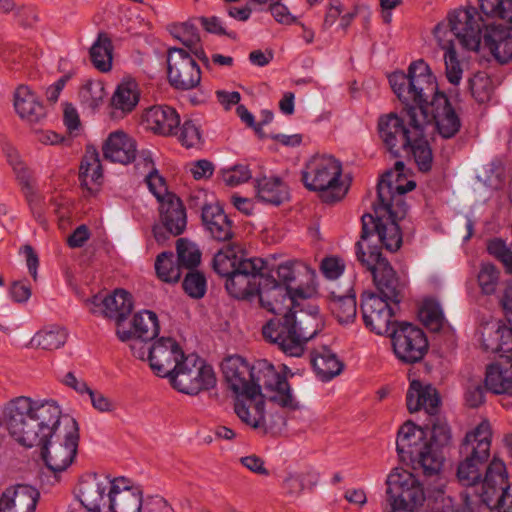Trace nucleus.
Returning <instances> with one entry per match:
<instances>
[{
	"label": "nucleus",
	"mask_w": 512,
	"mask_h": 512,
	"mask_svg": "<svg viewBox=\"0 0 512 512\" xmlns=\"http://www.w3.org/2000/svg\"><path fill=\"white\" fill-rule=\"evenodd\" d=\"M61 409L54 401L19 396L2 410L0 425L21 446L41 448L45 466L57 474L73 462L79 445V426L70 418L60 429Z\"/></svg>",
	"instance_id": "1"
},
{
	"label": "nucleus",
	"mask_w": 512,
	"mask_h": 512,
	"mask_svg": "<svg viewBox=\"0 0 512 512\" xmlns=\"http://www.w3.org/2000/svg\"><path fill=\"white\" fill-rule=\"evenodd\" d=\"M256 296L262 308L277 315L262 327L264 339L286 356L301 357L307 343L322 329L318 310L294 311L296 298L306 297L303 290L280 285L270 274H264L258 283Z\"/></svg>",
	"instance_id": "2"
},
{
	"label": "nucleus",
	"mask_w": 512,
	"mask_h": 512,
	"mask_svg": "<svg viewBox=\"0 0 512 512\" xmlns=\"http://www.w3.org/2000/svg\"><path fill=\"white\" fill-rule=\"evenodd\" d=\"M388 79L402 103H414L424 130L433 123L442 138L457 135L462 126L461 118L448 96L439 91L436 77L424 60L412 62L407 73L393 72Z\"/></svg>",
	"instance_id": "3"
},
{
	"label": "nucleus",
	"mask_w": 512,
	"mask_h": 512,
	"mask_svg": "<svg viewBox=\"0 0 512 512\" xmlns=\"http://www.w3.org/2000/svg\"><path fill=\"white\" fill-rule=\"evenodd\" d=\"M381 246L363 241L355 243V255L360 267L372 275L380 294L364 292L361 295L360 310L364 324L378 335H387L396 324L393 320L396 309L403 298L405 284L401 282L389 261L383 257Z\"/></svg>",
	"instance_id": "4"
},
{
	"label": "nucleus",
	"mask_w": 512,
	"mask_h": 512,
	"mask_svg": "<svg viewBox=\"0 0 512 512\" xmlns=\"http://www.w3.org/2000/svg\"><path fill=\"white\" fill-rule=\"evenodd\" d=\"M416 183L412 180L405 185L394 181V173L387 171L377 184L378 202L373 204L374 214L365 213L361 217V241L377 237V242L387 251L395 252L402 245V232L398 224L407 213L405 194L412 191Z\"/></svg>",
	"instance_id": "5"
},
{
	"label": "nucleus",
	"mask_w": 512,
	"mask_h": 512,
	"mask_svg": "<svg viewBox=\"0 0 512 512\" xmlns=\"http://www.w3.org/2000/svg\"><path fill=\"white\" fill-rule=\"evenodd\" d=\"M404 105L401 115L389 113L378 120V134L385 150L394 158L412 156L420 172L431 171L433 153L424 135L414 103Z\"/></svg>",
	"instance_id": "6"
},
{
	"label": "nucleus",
	"mask_w": 512,
	"mask_h": 512,
	"mask_svg": "<svg viewBox=\"0 0 512 512\" xmlns=\"http://www.w3.org/2000/svg\"><path fill=\"white\" fill-rule=\"evenodd\" d=\"M474 7L458 9L449 14L451 32L462 47L478 51L481 44L487 48L497 62L506 64L512 60V36L501 25H484L476 18Z\"/></svg>",
	"instance_id": "7"
},
{
	"label": "nucleus",
	"mask_w": 512,
	"mask_h": 512,
	"mask_svg": "<svg viewBox=\"0 0 512 512\" xmlns=\"http://www.w3.org/2000/svg\"><path fill=\"white\" fill-rule=\"evenodd\" d=\"M449 506L443 512H481L483 506L498 512H512V485L508 482L505 462L494 456L487 467L484 491L481 494L461 492L457 501L448 497Z\"/></svg>",
	"instance_id": "8"
},
{
	"label": "nucleus",
	"mask_w": 512,
	"mask_h": 512,
	"mask_svg": "<svg viewBox=\"0 0 512 512\" xmlns=\"http://www.w3.org/2000/svg\"><path fill=\"white\" fill-rule=\"evenodd\" d=\"M222 371L228 387L235 394L234 411L242 422L258 429L266 428L264 402L258 400L253 405V414L250 412V388L253 371L250 365L241 356H230L222 363Z\"/></svg>",
	"instance_id": "9"
},
{
	"label": "nucleus",
	"mask_w": 512,
	"mask_h": 512,
	"mask_svg": "<svg viewBox=\"0 0 512 512\" xmlns=\"http://www.w3.org/2000/svg\"><path fill=\"white\" fill-rule=\"evenodd\" d=\"M491 443L492 431L488 421H482L466 433L460 446L463 460L459 462L456 474L463 486L471 487L482 483L484 491V478L491 463Z\"/></svg>",
	"instance_id": "10"
},
{
	"label": "nucleus",
	"mask_w": 512,
	"mask_h": 512,
	"mask_svg": "<svg viewBox=\"0 0 512 512\" xmlns=\"http://www.w3.org/2000/svg\"><path fill=\"white\" fill-rule=\"evenodd\" d=\"M342 164L330 155H314L301 171V181L306 189L317 192L323 203L341 201L349 190L342 179Z\"/></svg>",
	"instance_id": "11"
},
{
	"label": "nucleus",
	"mask_w": 512,
	"mask_h": 512,
	"mask_svg": "<svg viewBox=\"0 0 512 512\" xmlns=\"http://www.w3.org/2000/svg\"><path fill=\"white\" fill-rule=\"evenodd\" d=\"M253 378L250 388V411L258 400L264 399L276 403L288 410L300 409L285 375L276 371L275 367L265 359L257 360L252 365Z\"/></svg>",
	"instance_id": "12"
},
{
	"label": "nucleus",
	"mask_w": 512,
	"mask_h": 512,
	"mask_svg": "<svg viewBox=\"0 0 512 512\" xmlns=\"http://www.w3.org/2000/svg\"><path fill=\"white\" fill-rule=\"evenodd\" d=\"M426 436L425 428L407 421L398 431L396 450L401 460L413 462L422 469L425 477L437 476L441 472L440 457L437 454L428 455Z\"/></svg>",
	"instance_id": "13"
},
{
	"label": "nucleus",
	"mask_w": 512,
	"mask_h": 512,
	"mask_svg": "<svg viewBox=\"0 0 512 512\" xmlns=\"http://www.w3.org/2000/svg\"><path fill=\"white\" fill-rule=\"evenodd\" d=\"M177 391L187 395H197L216 385V376L211 365L196 354L187 355L170 380Z\"/></svg>",
	"instance_id": "14"
},
{
	"label": "nucleus",
	"mask_w": 512,
	"mask_h": 512,
	"mask_svg": "<svg viewBox=\"0 0 512 512\" xmlns=\"http://www.w3.org/2000/svg\"><path fill=\"white\" fill-rule=\"evenodd\" d=\"M396 358L404 364L420 362L428 352L429 342L425 332L409 322H396L387 334Z\"/></svg>",
	"instance_id": "15"
},
{
	"label": "nucleus",
	"mask_w": 512,
	"mask_h": 512,
	"mask_svg": "<svg viewBox=\"0 0 512 512\" xmlns=\"http://www.w3.org/2000/svg\"><path fill=\"white\" fill-rule=\"evenodd\" d=\"M264 264L261 258H249L240 262L238 269L225 279L228 294L241 300H251L255 297L258 283L265 274Z\"/></svg>",
	"instance_id": "16"
},
{
	"label": "nucleus",
	"mask_w": 512,
	"mask_h": 512,
	"mask_svg": "<svg viewBox=\"0 0 512 512\" xmlns=\"http://www.w3.org/2000/svg\"><path fill=\"white\" fill-rule=\"evenodd\" d=\"M167 76L177 90H191L201 82V70L191 55L182 48L172 47L167 54Z\"/></svg>",
	"instance_id": "17"
},
{
	"label": "nucleus",
	"mask_w": 512,
	"mask_h": 512,
	"mask_svg": "<svg viewBox=\"0 0 512 512\" xmlns=\"http://www.w3.org/2000/svg\"><path fill=\"white\" fill-rule=\"evenodd\" d=\"M160 223L153 226L152 232L159 244H164L171 236L181 235L187 226L186 209L175 194L166 196L159 204Z\"/></svg>",
	"instance_id": "18"
},
{
	"label": "nucleus",
	"mask_w": 512,
	"mask_h": 512,
	"mask_svg": "<svg viewBox=\"0 0 512 512\" xmlns=\"http://www.w3.org/2000/svg\"><path fill=\"white\" fill-rule=\"evenodd\" d=\"M186 358L178 342L172 337H161L151 346L148 354L149 366L155 375L169 381Z\"/></svg>",
	"instance_id": "19"
},
{
	"label": "nucleus",
	"mask_w": 512,
	"mask_h": 512,
	"mask_svg": "<svg viewBox=\"0 0 512 512\" xmlns=\"http://www.w3.org/2000/svg\"><path fill=\"white\" fill-rule=\"evenodd\" d=\"M114 483L115 478L109 475H87L79 483L77 497L90 512L107 511L111 499L110 490Z\"/></svg>",
	"instance_id": "20"
},
{
	"label": "nucleus",
	"mask_w": 512,
	"mask_h": 512,
	"mask_svg": "<svg viewBox=\"0 0 512 512\" xmlns=\"http://www.w3.org/2000/svg\"><path fill=\"white\" fill-rule=\"evenodd\" d=\"M110 497L109 512H142L146 503L142 487L123 476L115 477Z\"/></svg>",
	"instance_id": "21"
},
{
	"label": "nucleus",
	"mask_w": 512,
	"mask_h": 512,
	"mask_svg": "<svg viewBox=\"0 0 512 512\" xmlns=\"http://www.w3.org/2000/svg\"><path fill=\"white\" fill-rule=\"evenodd\" d=\"M201 221L205 232L217 242H228L234 237L233 222L219 204L203 203Z\"/></svg>",
	"instance_id": "22"
},
{
	"label": "nucleus",
	"mask_w": 512,
	"mask_h": 512,
	"mask_svg": "<svg viewBox=\"0 0 512 512\" xmlns=\"http://www.w3.org/2000/svg\"><path fill=\"white\" fill-rule=\"evenodd\" d=\"M142 125L156 135L173 136L177 134L180 116L171 106L154 105L142 114Z\"/></svg>",
	"instance_id": "23"
},
{
	"label": "nucleus",
	"mask_w": 512,
	"mask_h": 512,
	"mask_svg": "<svg viewBox=\"0 0 512 512\" xmlns=\"http://www.w3.org/2000/svg\"><path fill=\"white\" fill-rule=\"evenodd\" d=\"M434 36L442 50H444L445 73L447 80L458 85L462 79L463 69L458 58L454 39L457 38L451 32L450 21L448 23H438L434 28Z\"/></svg>",
	"instance_id": "24"
},
{
	"label": "nucleus",
	"mask_w": 512,
	"mask_h": 512,
	"mask_svg": "<svg viewBox=\"0 0 512 512\" xmlns=\"http://www.w3.org/2000/svg\"><path fill=\"white\" fill-rule=\"evenodd\" d=\"M39 498V491L30 485L8 487L0 497V512H35Z\"/></svg>",
	"instance_id": "25"
},
{
	"label": "nucleus",
	"mask_w": 512,
	"mask_h": 512,
	"mask_svg": "<svg viewBox=\"0 0 512 512\" xmlns=\"http://www.w3.org/2000/svg\"><path fill=\"white\" fill-rule=\"evenodd\" d=\"M406 404L409 412H418L424 409L430 416L438 413L441 404L439 392L431 384L424 385L420 380L410 382Z\"/></svg>",
	"instance_id": "26"
},
{
	"label": "nucleus",
	"mask_w": 512,
	"mask_h": 512,
	"mask_svg": "<svg viewBox=\"0 0 512 512\" xmlns=\"http://www.w3.org/2000/svg\"><path fill=\"white\" fill-rule=\"evenodd\" d=\"M136 151L135 141L123 131L110 133L102 146L105 160L123 165L135 160Z\"/></svg>",
	"instance_id": "27"
},
{
	"label": "nucleus",
	"mask_w": 512,
	"mask_h": 512,
	"mask_svg": "<svg viewBox=\"0 0 512 512\" xmlns=\"http://www.w3.org/2000/svg\"><path fill=\"white\" fill-rule=\"evenodd\" d=\"M103 173L100 155L96 147L87 145L79 168L81 186L94 195L102 183Z\"/></svg>",
	"instance_id": "28"
},
{
	"label": "nucleus",
	"mask_w": 512,
	"mask_h": 512,
	"mask_svg": "<svg viewBox=\"0 0 512 512\" xmlns=\"http://www.w3.org/2000/svg\"><path fill=\"white\" fill-rule=\"evenodd\" d=\"M485 384L494 394L512 395V364L505 358L486 367Z\"/></svg>",
	"instance_id": "29"
},
{
	"label": "nucleus",
	"mask_w": 512,
	"mask_h": 512,
	"mask_svg": "<svg viewBox=\"0 0 512 512\" xmlns=\"http://www.w3.org/2000/svg\"><path fill=\"white\" fill-rule=\"evenodd\" d=\"M14 108L20 118L30 123H37L46 116L43 104L24 85H20L14 93Z\"/></svg>",
	"instance_id": "30"
},
{
	"label": "nucleus",
	"mask_w": 512,
	"mask_h": 512,
	"mask_svg": "<svg viewBox=\"0 0 512 512\" xmlns=\"http://www.w3.org/2000/svg\"><path fill=\"white\" fill-rule=\"evenodd\" d=\"M482 347L486 352L499 354L500 358H505L507 352L512 350V332L506 325L487 326L482 333Z\"/></svg>",
	"instance_id": "31"
},
{
	"label": "nucleus",
	"mask_w": 512,
	"mask_h": 512,
	"mask_svg": "<svg viewBox=\"0 0 512 512\" xmlns=\"http://www.w3.org/2000/svg\"><path fill=\"white\" fill-rule=\"evenodd\" d=\"M311 365L318 378L322 381H330L339 375L343 369V363L337 355L328 347L322 346L311 352Z\"/></svg>",
	"instance_id": "32"
},
{
	"label": "nucleus",
	"mask_w": 512,
	"mask_h": 512,
	"mask_svg": "<svg viewBox=\"0 0 512 512\" xmlns=\"http://www.w3.org/2000/svg\"><path fill=\"white\" fill-rule=\"evenodd\" d=\"M255 188L257 199L265 204L278 206L289 197L288 188L280 177L264 176L256 179Z\"/></svg>",
	"instance_id": "33"
},
{
	"label": "nucleus",
	"mask_w": 512,
	"mask_h": 512,
	"mask_svg": "<svg viewBox=\"0 0 512 512\" xmlns=\"http://www.w3.org/2000/svg\"><path fill=\"white\" fill-rule=\"evenodd\" d=\"M243 257L242 248L235 243H228L215 253L212 260V267L215 273L225 279L238 269L240 262L246 260Z\"/></svg>",
	"instance_id": "34"
},
{
	"label": "nucleus",
	"mask_w": 512,
	"mask_h": 512,
	"mask_svg": "<svg viewBox=\"0 0 512 512\" xmlns=\"http://www.w3.org/2000/svg\"><path fill=\"white\" fill-rule=\"evenodd\" d=\"M102 303L104 315L118 322L124 321L133 309L132 296L123 289H116L113 294L104 297Z\"/></svg>",
	"instance_id": "35"
},
{
	"label": "nucleus",
	"mask_w": 512,
	"mask_h": 512,
	"mask_svg": "<svg viewBox=\"0 0 512 512\" xmlns=\"http://www.w3.org/2000/svg\"><path fill=\"white\" fill-rule=\"evenodd\" d=\"M112 40L106 32H99L92 44L89 55L95 68L101 72H108L112 67Z\"/></svg>",
	"instance_id": "36"
},
{
	"label": "nucleus",
	"mask_w": 512,
	"mask_h": 512,
	"mask_svg": "<svg viewBox=\"0 0 512 512\" xmlns=\"http://www.w3.org/2000/svg\"><path fill=\"white\" fill-rule=\"evenodd\" d=\"M430 434V440L425 443V449H427L428 455L437 454L440 457L442 468L445 459L442 449L447 447L452 439L450 427L447 423L437 419L432 424Z\"/></svg>",
	"instance_id": "37"
},
{
	"label": "nucleus",
	"mask_w": 512,
	"mask_h": 512,
	"mask_svg": "<svg viewBox=\"0 0 512 512\" xmlns=\"http://www.w3.org/2000/svg\"><path fill=\"white\" fill-rule=\"evenodd\" d=\"M67 337L65 328L52 325L39 330L31 339V344L43 350H55L66 343Z\"/></svg>",
	"instance_id": "38"
},
{
	"label": "nucleus",
	"mask_w": 512,
	"mask_h": 512,
	"mask_svg": "<svg viewBox=\"0 0 512 512\" xmlns=\"http://www.w3.org/2000/svg\"><path fill=\"white\" fill-rule=\"evenodd\" d=\"M132 327L136 337L151 341L155 339L159 332V321L156 313L150 310H143L133 316Z\"/></svg>",
	"instance_id": "39"
},
{
	"label": "nucleus",
	"mask_w": 512,
	"mask_h": 512,
	"mask_svg": "<svg viewBox=\"0 0 512 512\" xmlns=\"http://www.w3.org/2000/svg\"><path fill=\"white\" fill-rule=\"evenodd\" d=\"M137 83L133 80L121 82L111 99L114 108L122 112H131L139 102Z\"/></svg>",
	"instance_id": "40"
},
{
	"label": "nucleus",
	"mask_w": 512,
	"mask_h": 512,
	"mask_svg": "<svg viewBox=\"0 0 512 512\" xmlns=\"http://www.w3.org/2000/svg\"><path fill=\"white\" fill-rule=\"evenodd\" d=\"M329 307L340 323H349L355 319L357 314L356 296L354 294L335 295L332 292Z\"/></svg>",
	"instance_id": "41"
},
{
	"label": "nucleus",
	"mask_w": 512,
	"mask_h": 512,
	"mask_svg": "<svg viewBox=\"0 0 512 512\" xmlns=\"http://www.w3.org/2000/svg\"><path fill=\"white\" fill-rule=\"evenodd\" d=\"M481 12L487 17L503 21L507 31H512V0H478Z\"/></svg>",
	"instance_id": "42"
},
{
	"label": "nucleus",
	"mask_w": 512,
	"mask_h": 512,
	"mask_svg": "<svg viewBox=\"0 0 512 512\" xmlns=\"http://www.w3.org/2000/svg\"><path fill=\"white\" fill-rule=\"evenodd\" d=\"M175 136L186 149H201L205 142L200 124L193 119H185L180 123Z\"/></svg>",
	"instance_id": "43"
},
{
	"label": "nucleus",
	"mask_w": 512,
	"mask_h": 512,
	"mask_svg": "<svg viewBox=\"0 0 512 512\" xmlns=\"http://www.w3.org/2000/svg\"><path fill=\"white\" fill-rule=\"evenodd\" d=\"M421 322L431 331H440L446 320L441 305L435 299H425L418 311Z\"/></svg>",
	"instance_id": "44"
},
{
	"label": "nucleus",
	"mask_w": 512,
	"mask_h": 512,
	"mask_svg": "<svg viewBox=\"0 0 512 512\" xmlns=\"http://www.w3.org/2000/svg\"><path fill=\"white\" fill-rule=\"evenodd\" d=\"M155 270L159 279L167 283L177 282L181 277V268L178 262H174V253L164 251L155 261Z\"/></svg>",
	"instance_id": "45"
},
{
	"label": "nucleus",
	"mask_w": 512,
	"mask_h": 512,
	"mask_svg": "<svg viewBox=\"0 0 512 512\" xmlns=\"http://www.w3.org/2000/svg\"><path fill=\"white\" fill-rule=\"evenodd\" d=\"M177 262L181 268L194 269L200 264L201 251L198 246L186 238H179L176 242Z\"/></svg>",
	"instance_id": "46"
},
{
	"label": "nucleus",
	"mask_w": 512,
	"mask_h": 512,
	"mask_svg": "<svg viewBox=\"0 0 512 512\" xmlns=\"http://www.w3.org/2000/svg\"><path fill=\"white\" fill-rule=\"evenodd\" d=\"M468 88L472 97L479 103L488 102L493 94L494 86L486 72L479 71L468 79Z\"/></svg>",
	"instance_id": "47"
},
{
	"label": "nucleus",
	"mask_w": 512,
	"mask_h": 512,
	"mask_svg": "<svg viewBox=\"0 0 512 512\" xmlns=\"http://www.w3.org/2000/svg\"><path fill=\"white\" fill-rule=\"evenodd\" d=\"M500 276L501 272L495 265L482 264L477 276L481 293L486 296L495 295L501 285Z\"/></svg>",
	"instance_id": "48"
},
{
	"label": "nucleus",
	"mask_w": 512,
	"mask_h": 512,
	"mask_svg": "<svg viewBox=\"0 0 512 512\" xmlns=\"http://www.w3.org/2000/svg\"><path fill=\"white\" fill-rule=\"evenodd\" d=\"M169 31L174 38L188 49H192L200 43L199 31L193 21L172 24Z\"/></svg>",
	"instance_id": "49"
},
{
	"label": "nucleus",
	"mask_w": 512,
	"mask_h": 512,
	"mask_svg": "<svg viewBox=\"0 0 512 512\" xmlns=\"http://www.w3.org/2000/svg\"><path fill=\"white\" fill-rule=\"evenodd\" d=\"M105 96L106 91L100 81H88L79 92L82 104L91 110L97 109Z\"/></svg>",
	"instance_id": "50"
},
{
	"label": "nucleus",
	"mask_w": 512,
	"mask_h": 512,
	"mask_svg": "<svg viewBox=\"0 0 512 512\" xmlns=\"http://www.w3.org/2000/svg\"><path fill=\"white\" fill-rule=\"evenodd\" d=\"M487 251L503 264L507 273L512 274V250L503 239H491L487 244Z\"/></svg>",
	"instance_id": "51"
},
{
	"label": "nucleus",
	"mask_w": 512,
	"mask_h": 512,
	"mask_svg": "<svg viewBox=\"0 0 512 512\" xmlns=\"http://www.w3.org/2000/svg\"><path fill=\"white\" fill-rule=\"evenodd\" d=\"M184 291L194 299L202 298L207 289L206 278L199 271H191L187 273L182 283Z\"/></svg>",
	"instance_id": "52"
},
{
	"label": "nucleus",
	"mask_w": 512,
	"mask_h": 512,
	"mask_svg": "<svg viewBox=\"0 0 512 512\" xmlns=\"http://www.w3.org/2000/svg\"><path fill=\"white\" fill-rule=\"evenodd\" d=\"M150 192L157 198L159 204L166 199L168 192L164 177H162L156 168H153L145 178Z\"/></svg>",
	"instance_id": "53"
},
{
	"label": "nucleus",
	"mask_w": 512,
	"mask_h": 512,
	"mask_svg": "<svg viewBox=\"0 0 512 512\" xmlns=\"http://www.w3.org/2000/svg\"><path fill=\"white\" fill-rule=\"evenodd\" d=\"M222 177L228 186L235 187L251 179L252 174L246 165L240 164L224 170Z\"/></svg>",
	"instance_id": "54"
},
{
	"label": "nucleus",
	"mask_w": 512,
	"mask_h": 512,
	"mask_svg": "<svg viewBox=\"0 0 512 512\" xmlns=\"http://www.w3.org/2000/svg\"><path fill=\"white\" fill-rule=\"evenodd\" d=\"M486 384L470 383L465 392V401L470 408H478L485 402Z\"/></svg>",
	"instance_id": "55"
},
{
	"label": "nucleus",
	"mask_w": 512,
	"mask_h": 512,
	"mask_svg": "<svg viewBox=\"0 0 512 512\" xmlns=\"http://www.w3.org/2000/svg\"><path fill=\"white\" fill-rule=\"evenodd\" d=\"M196 20L209 33L216 34V35H226L231 39H236V37H237L236 32L227 31L225 29L221 19L217 16L199 17Z\"/></svg>",
	"instance_id": "56"
},
{
	"label": "nucleus",
	"mask_w": 512,
	"mask_h": 512,
	"mask_svg": "<svg viewBox=\"0 0 512 512\" xmlns=\"http://www.w3.org/2000/svg\"><path fill=\"white\" fill-rule=\"evenodd\" d=\"M321 271L328 279L335 280L344 272V264L335 257H327L321 263Z\"/></svg>",
	"instance_id": "57"
},
{
	"label": "nucleus",
	"mask_w": 512,
	"mask_h": 512,
	"mask_svg": "<svg viewBox=\"0 0 512 512\" xmlns=\"http://www.w3.org/2000/svg\"><path fill=\"white\" fill-rule=\"evenodd\" d=\"M306 486L305 476L300 474H290L283 481V489L290 495H299Z\"/></svg>",
	"instance_id": "58"
},
{
	"label": "nucleus",
	"mask_w": 512,
	"mask_h": 512,
	"mask_svg": "<svg viewBox=\"0 0 512 512\" xmlns=\"http://www.w3.org/2000/svg\"><path fill=\"white\" fill-rule=\"evenodd\" d=\"M142 512H175L173 507L162 496H147Z\"/></svg>",
	"instance_id": "59"
},
{
	"label": "nucleus",
	"mask_w": 512,
	"mask_h": 512,
	"mask_svg": "<svg viewBox=\"0 0 512 512\" xmlns=\"http://www.w3.org/2000/svg\"><path fill=\"white\" fill-rule=\"evenodd\" d=\"M270 12L274 19L281 24L291 25L297 21V18L293 16L289 12L288 8L280 2L271 3Z\"/></svg>",
	"instance_id": "60"
},
{
	"label": "nucleus",
	"mask_w": 512,
	"mask_h": 512,
	"mask_svg": "<svg viewBox=\"0 0 512 512\" xmlns=\"http://www.w3.org/2000/svg\"><path fill=\"white\" fill-rule=\"evenodd\" d=\"M241 464L253 473L267 476L269 471L264 465V460L257 455H249L240 458Z\"/></svg>",
	"instance_id": "61"
},
{
	"label": "nucleus",
	"mask_w": 512,
	"mask_h": 512,
	"mask_svg": "<svg viewBox=\"0 0 512 512\" xmlns=\"http://www.w3.org/2000/svg\"><path fill=\"white\" fill-rule=\"evenodd\" d=\"M90 238V231L85 224L79 225L67 238V244L70 248L82 247Z\"/></svg>",
	"instance_id": "62"
},
{
	"label": "nucleus",
	"mask_w": 512,
	"mask_h": 512,
	"mask_svg": "<svg viewBox=\"0 0 512 512\" xmlns=\"http://www.w3.org/2000/svg\"><path fill=\"white\" fill-rule=\"evenodd\" d=\"M88 396L92 406L99 412H111L115 408L113 402L100 392L91 390Z\"/></svg>",
	"instance_id": "63"
},
{
	"label": "nucleus",
	"mask_w": 512,
	"mask_h": 512,
	"mask_svg": "<svg viewBox=\"0 0 512 512\" xmlns=\"http://www.w3.org/2000/svg\"><path fill=\"white\" fill-rule=\"evenodd\" d=\"M10 295L17 303L27 302L31 296V289L21 281L14 282L10 287Z\"/></svg>",
	"instance_id": "64"
}]
</instances>
